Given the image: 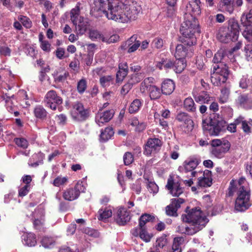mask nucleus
<instances>
[{
	"label": "nucleus",
	"instance_id": "c9c22d12",
	"mask_svg": "<svg viewBox=\"0 0 252 252\" xmlns=\"http://www.w3.org/2000/svg\"><path fill=\"white\" fill-rule=\"evenodd\" d=\"M184 241V239L182 237L175 238L173 240L171 252H181V245Z\"/></svg>",
	"mask_w": 252,
	"mask_h": 252
},
{
	"label": "nucleus",
	"instance_id": "f704fd0d",
	"mask_svg": "<svg viewBox=\"0 0 252 252\" xmlns=\"http://www.w3.org/2000/svg\"><path fill=\"white\" fill-rule=\"evenodd\" d=\"M148 92L151 99H157L160 97V90L155 85H150Z\"/></svg>",
	"mask_w": 252,
	"mask_h": 252
},
{
	"label": "nucleus",
	"instance_id": "5fc2aeb1",
	"mask_svg": "<svg viewBox=\"0 0 252 252\" xmlns=\"http://www.w3.org/2000/svg\"><path fill=\"white\" fill-rule=\"evenodd\" d=\"M68 181V178L66 177H62L58 176L53 181V185L55 187H60L61 185L65 184Z\"/></svg>",
	"mask_w": 252,
	"mask_h": 252
},
{
	"label": "nucleus",
	"instance_id": "412c9836",
	"mask_svg": "<svg viewBox=\"0 0 252 252\" xmlns=\"http://www.w3.org/2000/svg\"><path fill=\"white\" fill-rule=\"evenodd\" d=\"M218 7L221 12L231 14L234 10V0H220Z\"/></svg>",
	"mask_w": 252,
	"mask_h": 252
},
{
	"label": "nucleus",
	"instance_id": "79ce46f5",
	"mask_svg": "<svg viewBox=\"0 0 252 252\" xmlns=\"http://www.w3.org/2000/svg\"><path fill=\"white\" fill-rule=\"evenodd\" d=\"M99 82L102 87H107L113 84L114 78L111 75L103 76L100 78Z\"/></svg>",
	"mask_w": 252,
	"mask_h": 252
},
{
	"label": "nucleus",
	"instance_id": "1a4fd4ad",
	"mask_svg": "<svg viewBox=\"0 0 252 252\" xmlns=\"http://www.w3.org/2000/svg\"><path fill=\"white\" fill-rule=\"evenodd\" d=\"M70 20L75 26L77 33L83 34L88 28V23L83 17L80 16V10L78 7L73 8L70 11Z\"/></svg>",
	"mask_w": 252,
	"mask_h": 252
},
{
	"label": "nucleus",
	"instance_id": "4be33fe9",
	"mask_svg": "<svg viewBox=\"0 0 252 252\" xmlns=\"http://www.w3.org/2000/svg\"><path fill=\"white\" fill-rule=\"evenodd\" d=\"M22 241L24 245L29 247H35L37 244V238L35 234L26 232L22 236Z\"/></svg>",
	"mask_w": 252,
	"mask_h": 252
},
{
	"label": "nucleus",
	"instance_id": "f3484780",
	"mask_svg": "<svg viewBox=\"0 0 252 252\" xmlns=\"http://www.w3.org/2000/svg\"><path fill=\"white\" fill-rule=\"evenodd\" d=\"M199 164L198 160L195 158H190L184 162V172L188 173L191 172V177L195 176L196 172L194 171Z\"/></svg>",
	"mask_w": 252,
	"mask_h": 252
},
{
	"label": "nucleus",
	"instance_id": "6e6552de",
	"mask_svg": "<svg viewBox=\"0 0 252 252\" xmlns=\"http://www.w3.org/2000/svg\"><path fill=\"white\" fill-rule=\"evenodd\" d=\"M206 224L205 221H183L177 228L182 234L193 235L201 230Z\"/></svg>",
	"mask_w": 252,
	"mask_h": 252
},
{
	"label": "nucleus",
	"instance_id": "7c9ffc66",
	"mask_svg": "<svg viewBox=\"0 0 252 252\" xmlns=\"http://www.w3.org/2000/svg\"><path fill=\"white\" fill-rule=\"evenodd\" d=\"M143 104V100L140 99H135L130 103L128 108V112L130 114H134L137 112Z\"/></svg>",
	"mask_w": 252,
	"mask_h": 252
},
{
	"label": "nucleus",
	"instance_id": "052dcab7",
	"mask_svg": "<svg viewBox=\"0 0 252 252\" xmlns=\"http://www.w3.org/2000/svg\"><path fill=\"white\" fill-rule=\"evenodd\" d=\"M152 44L155 48L161 49L163 46L164 41L162 38L158 37L153 40Z\"/></svg>",
	"mask_w": 252,
	"mask_h": 252
},
{
	"label": "nucleus",
	"instance_id": "2f4dec72",
	"mask_svg": "<svg viewBox=\"0 0 252 252\" xmlns=\"http://www.w3.org/2000/svg\"><path fill=\"white\" fill-rule=\"evenodd\" d=\"M186 63L185 59H177L173 63L172 69L176 73H181L185 68Z\"/></svg>",
	"mask_w": 252,
	"mask_h": 252
},
{
	"label": "nucleus",
	"instance_id": "774afa93",
	"mask_svg": "<svg viewBox=\"0 0 252 252\" xmlns=\"http://www.w3.org/2000/svg\"><path fill=\"white\" fill-rule=\"evenodd\" d=\"M249 84V80L248 79L247 77L243 76L240 80L239 86L242 89H246L248 88Z\"/></svg>",
	"mask_w": 252,
	"mask_h": 252
},
{
	"label": "nucleus",
	"instance_id": "dca6fc26",
	"mask_svg": "<svg viewBox=\"0 0 252 252\" xmlns=\"http://www.w3.org/2000/svg\"><path fill=\"white\" fill-rule=\"evenodd\" d=\"M176 120L185 124L186 126L187 132H189L193 129L194 127L193 122L191 120L190 116L188 113L180 112L177 115Z\"/></svg>",
	"mask_w": 252,
	"mask_h": 252
},
{
	"label": "nucleus",
	"instance_id": "5701e85b",
	"mask_svg": "<svg viewBox=\"0 0 252 252\" xmlns=\"http://www.w3.org/2000/svg\"><path fill=\"white\" fill-rule=\"evenodd\" d=\"M128 72V65L126 63H121L119 64V70L116 74V82H121L127 75Z\"/></svg>",
	"mask_w": 252,
	"mask_h": 252
},
{
	"label": "nucleus",
	"instance_id": "bf43d9fd",
	"mask_svg": "<svg viewBox=\"0 0 252 252\" xmlns=\"http://www.w3.org/2000/svg\"><path fill=\"white\" fill-rule=\"evenodd\" d=\"M89 37L92 40L102 39L103 41L101 34L97 30H91L89 32Z\"/></svg>",
	"mask_w": 252,
	"mask_h": 252
},
{
	"label": "nucleus",
	"instance_id": "4c0bfd02",
	"mask_svg": "<svg viewBox=\"0 0 252 252\" xmlns=\"http://www.w3.org/2000/svg\"><path fill=\"white\" fill-rule=\"evenodd\" d=\"M114 132L112 127H106L104 131H102L100 135V139L103 141L110 139L114 135Z\"/></svg>",
	"mask_w": 252,
	"mask_h": 252
},
{
	"label": "nucleus",
	"instance_id": "6e6d98bb",
	"mask_svg": "<svg viewBox=\"0 0 252 252\" xmlns=\"http://www.w3.org/2000/svg\"><path fill=\"white\" fill-rule=\"evenodd\" d=\"M171 201V202L170 205L173 206L174 208H176L177 211L179 208H180L181 204H183L185 202L184 199L181 198H173Z\"/></svg>",
	"mask_w": 252,
	"mask_h": 252
},
{
	"label": "nucleus",
	"instance_id": "f257e3e1",
	"mask_svg": "<svg viewBox=\"0 0 252 252\" xmlns=\"http://www.w3.org/2000/svg\"><path fill=\"white\" fill-rule=\"evenodd\" d=\"M141 11L140 6L131 0H111L104 12L109 20L128 23L137 19Z\"/></svg>",
	"mask_w": 252,
	"mask_h": 252
},
{
	"label": "nucleus",
	"instance_id": "13d9d810",
	"mask_svg": "<svg viewBox=\"0 0 252 252\" xmlns=\"http://www.w3.org/2000/svg\"><path fill=\"white\" fill-rule=\"evenodd\" d=\"M245 56L248 61H252V44H249L245 47Z\"/></svg>",
	"mask_w": 252,
	"mask_h": 252
},
{
	"label": "nucleus",
	"instance_id": "6ab92c4d",
	"mask_svg": "<svg viewBox=\"0 0 252 252\" xmlns=\"http://www.w3.org/2000/svg\"><path fill=\"white\" fill-rule=\"evenodd\" d=\"M181 34L182 36L179 37V41L182 43V44H178L176 47V50L174 56L176 59H185V58L186 57L189 50L188 47L193 46L196 43V42L192 45H187L184 44L180 40L181 37L183 36L182 33Z\"/></svg>",
	"mask_w": 252,
	"mask_h": 252
},
{
	"label": "nucleus",
	"instance_id": "0eeeda50",
	"mask_svg": "<svg viewBox=\"0 0 252 252\" xmlns=\"http://www.w3.org/2000/svg\"><path fill=\"white\" fill-rule=\"evenodd\" d=\"M211 153L217 158H222L230 148V142L226 140L215 139L211 140Z\"/></svg>",
	"mask_w": 252,
	"mask_h": 252
},
{
	"label": "nucleus",
	"instance_id": "8fccbe9b",
	"mask_svg": "<svg viewBox=\"0 0 252 252\" xmlns=\"http://www.w3.org/2000/svg\"><path fill=\"white\" fill-rule=\"evenodd\" d=\"M87 88V81L85 79L83 78L80 80L77 85V90L78 92L82 94L86 90Z\"/></svg>",
	"mask_w": 252,
	"mask_h": 252
},
{
	"label": "nucleus",
	"instance_id": "4468645a",
	"mask_svg": "<svg viewBox=\"0 0 252 252\" xmlns=\"http://www.w3.org/2000/svg\"><path fill=\"white\" fill-rule=\"evenodd\" d=\"M146 222L139 221L138 226L132 229L131 233L135 237L139 236L143 241L148 243L153 237V235L147 231L145 226Z\"/></svg>",
	"mask_w": 252,
	"mask_h": 252
},
{
	"label": "nucleus",
	"instance_id": "338daca9",
	"mask_svg": "<svg viewBox=\"0 0 252 252\" xmlns=\"http://www.w3.org/2000/svg\"><path fill=\"white\" fill-rule=\"evenodd\" d=\"M30 189V185H25L23 187L20 188L19 190V196L23 197L26 195L29 192Z\"/></svg>",
	"mask_w": 252,
	"mask_h": 252
},
{
	"label": "nucleus",
	"instance_id": "bb28decb",
	"mask_svg": "<svg viewBox=\"0 0 252 252\" xmlns=\"http://www.w3.org/2000/svg\"><path fill=\"white\" fill-rule=\"evenodd\" d=\"M137 35H133L126 42V44L129 47L128 53H132L135 51L140 45V41L137 40Z\"/></svg>",
	"mask_w": 252,
	"mask_h": 252
},
{
	"label": "nucleus",
	"instance_id": "e2e57ef3",
	"mask_svg": "<svg viewBox=\"0 0 252 252\" xmlns=\"http://www.w3.org/2000/svg\"><path fill=\"white\" fill-rule=\"evenodd\" d=\"M131 189L134 191L137 194H139L141 190V184L140 180H136L131 187Z\"/></svg>",
	"mask_w": 252,
	"mask_h": 252
},
{
	"label": "nucleus",
	"instance_id": "c756f323",
	"mask_svg": "<svg viewBox=\"0 0 252 252\" xmlns=\"http://www.w3.org/2000/svg\"><path fill=\"white\" fill-rule=\"evenodd\" d=\"M97 214L98 220H101L110 218L112 216L113 213L110 207H105L100 209L97 212Z\"/></svg>",
	"mask_w": 252,
	"mask_h": 252
},
{
	"label": "nucleus",
	"instance_id": "b1692460",
	"mask_svg": "<svg viewBox=\"0 0 252 252\" xmlns=\"http://www.w3.org/2000/svg\"><path fill=\"white\" fill-rule=\"evenodd\" d=\"M195 100L200 103H208L211 101V97L206 92L202 91L198 93L196 90L192 92Z\"/></svg>",
	"mask_w": 252,
	"mask_h": 252
},
{
	"label": "nucleus",
	"instance_id": "603ef678",
	"mask_svg": "<svg viewBox=\"0 0 252 252\" xmlns=\"http://www.w3.org/2000/svg\"><path fill=\"white\" fill-rule=\"evenodd\" d=\"M83 232L84 233L88 234V235L94 238H98L99 237L100 235V234L98 231L95 229H92L89 227L83 228Z\"/></svg>",
	"mask_w": 252,
	"mask_h": 252
},
{
	"label": "nucleus",
	"instance_id": "39448f33",
	"mask_svg": "<svg viewBox=\"0 0 252 252\" xmlns=\"http://www.w3.org/2000/svg\"><path fill=\"white\" fill-rule=\"evenodd\" d=\"M228 75V67L226 64H215L211 75V82L215 86H220L226 81Z\"/></svg>",
	"mask_w": 252,
	"mask_h": 252
},
{
	"label": "nucleus",
	"instance_id": "f8f14e48",
	"mask_svg": "<svg viewBox=\"0 0 252 252\" xmlns=\"http://www.w3.org/2000/svg\"><path fill=\"white\" fill-rule=\"evenodd\" d=\"M85 187L82 182H78L73 188L66 189L63 194V197L68 201H73L78 198L81 192L85 191Z\"/></svg>",
	"mask_w": 252,
	"mask_h": 252
},
{
	"label": "nucleus",
	"instance_id": "a19ab883",
	"mask_svg": "<svg viewBox=\"0 0 252 252\" xmlns=\"http://www.w3.org/2000/svg\"><path fill=\"white\" fill-rule=\"evenodd\" d=\"M168 241L166 235H162L158 238L156 242V247L159 249H166L168 247Z\"/></svg>",
	"mask_w": 252,
	"mask_h": 252
},
{
	"label": "nucleus",
	"instance_id": "4d7b16f0",
	"mask_svg": "<svg viewBox=\"0 0 252 252\" xmlns=\"http://www.w3.org/2000/svg\"><path fill=\"white\" fill-rule=\"evenodd\" d=\"M123 160L125 165H129L134 160L133 156L130 152H126L123 157Z\"/></svg>",
	"mask_w": 252,
	"mask_h": 252
},
{
	"label": "nucleus",
	"instance_id": "7ed1b4c3",
	"mask_svg": "<svg viewBox=\"0 0 252 252\" xmlns=\"http://www.w3.org/2000/svg\"><path fill=\"white\" fill-rule=\"evenodd\" d=\"M240 26L238 21L234 18L228 21L227 29L220 30L218 35V38L220 42L228 43L230 41L238 39L240 32Z\"/></svg>",
	"mask_w": 252,
	"mask_h": 252
},
{
	"label": "nucleus",
	"instance_id": "3c124183",
	"mask_svg": "<svg viewBox=\"0 0 252 252\" xmlns=\"http://www.w3.org/2000/svg\"><path fill=\"white\" fill-rule=\"evenodd\" d=\"M18 20L20 21L23 25L26 28H31L32 26V22L31 20L27 16L20 15L18 17Z\"/></svg>",
	"mask_w": 252,
	"mask_h": 252
},
{
	"label": "nucleus",
	"instance_id": "9b49d317",
	"mask_svg": "<svg viewBox=\"0 0 252 252\" xmlns=\"http://www.w3.org/2000/svg\"><path fill=\"white\" fill-rule=\"evenodd\" d=\"M162 146L161 141L158 138H149L145 145L144 154L150 156L158 152Z\"/></svg>",
	"mask_w": 252,
	"mask_h": 252
},
{
	"label": "nucleus",
	"instance_id": "ea45409f",
	"mask_svg": "<svg viewBox=\"0 0 252 252\" xmlns=\"http://www.w3.org/2000/svg\"><path fill=\"white\" fill-rule=\"evenodd\" d=\"M117 216L120 220H130L131 217L129 213L124 208H120L117 211Z\"/></svg>",
	"mask_w": 252,
	"mask_h": 252
},
{
	"label": "nucleus",
	"instance_id": "680f3d73",
	"mask_svg": "<svg viewBox=\"0 0 252 252\" xmlns=\"http://www.w3.org/2000/svg\"><path fill=\"white\" fill-rule=\"evenodd\" d=\"M147 189L150 192L154 194L157 193L158 190V187L157 185L152 182H149L147 185Z\"/></svg>",
	"mask_w": 252,
	"mask_h": 252
},
{
	"label": "nucleus",
	"instance_id": "9d476101",
	"mask_svg": "<svg viewBox=\"0 0 252 252\" xmlns=\"http://www.w3.org/2000/svg\"><path fill=\"white\" fill-rule=\"evenodd\" d=\"M43 102L45 106L55 110L59 105L63 103V100L55 91L50 90L46 94Z\"/></svg>",
	"mask_w": 252,
	"mask_h": 252
},
{
	"label": "nucleus",
	"instance_id": "0e129e2a",
	"mask_svg": "<svg viewBox=\"0 0 252 252\" xmlns=\"http://www.w3.org/2000/svg\"><path fill=\"white\" fill-rule=\"evenodd\" d=\"M68 75V73L66 72L59 75L56 74L54 75L55 81L57 82H63L66 79Z\"/></svg>",
	"mask_w": 252,
	"mask_h": 252
},
{
	"label": "nucleus",
	"instance_id": "37998d69",
	"mask_svg": "<svg viewBox=\"0 0 252 252\" xmlns=\"http://www.w3.org/2000/svg\"><path fill=\"white\" fill-rule=\"evenodd\" d=\"M230 94V90L226 87L222 88L220 91V94L219 97V102L221 103H224L228 101Z\"/></svg>",
	"mask_w": 252,
	"mask_h": 252
},
{
	"label": "nucleus",
	"instance_id": "c03bdc74",
	"mask_svg": "<svg viewBox=\"0 0 252 252\" xmlns=\"http://www.w3.org/2000/svg\"><path fill=\"white\" fill-rule=\"evenodd\" d=\"M241 24L243 26H247V25H252V9H251L249 13L245 14H243L241 18Z\"/></svg>",
	"mask_w": 252,
	"mask_h": 252
},
{
	"label": "nucleus",
	"instance_id": "aec40b11",
	"mask_svg": "<svg viewBox=\"0 0 252 252\" xmlns=\"http://www.w3.org/2000/svg\"><path fill=\"white\" fill-rule=\"evenodd\" d=\"M113 110H107L103 112H98L95 116V122L100 126L105 123L109 122L113 117Z\"/></svg>",
	"mask_w": 252,
	"mask_h": 252
},
{
	"label": "nucleus",
	"instance_id": "cd10ccee",
	"mask_svg": "<svg viewBox=\"0 0 252 252\" xmlns=\"http://www.w3.org/2000/svg\"><path fill=\"white\" fill-rule=\"evenodd\" d=\"M175 89V84L170 79L165 80L162 84L161 91L163 94L168 95L171 94Z\"/></svg>",
	"mask_w": 252,
	"mask_h": 252
},
{
	"label": "nucleus",
	"instance_id": "58836bf2",
	"mask_svg": "<svg viewBox=\"0 0 252 252\" xmlns=\"http://www.w3.org/2000/svg\"><path fill=\"white\" fill-rule=\"evenodd\" d=\"M205 172H204L203 177H200L198 179V185L201 187H210L212 184V179L209 177L205 176Z\"/></svg>",
	"mask_w": 252,
	"mask_h": 252
},
{
	"label": "nucleus",
	"instance_id": "69168bd1",
	"mask_svg": "<svg viewBox=\"0 0 252 252\" xmlns=\"http://www.w3.org/2000/svg\"><path fill=\"white\" fill-rule=\"evenodd\" d=\"M156 216L150 214L145 213L141 215L138 220H156Z\"/></svg>",
	"mask_w": 252,
	"mask_h": 252
},
{
	"label": "nucleus",
	"instance_id": "2eb2a0df",
	"mask_svg": "<svg viewBox=\"0 0 252 252\" xmlns=\"http://www.w3.org/2000/svg\"><path fill=\"white\" fill-rule=\"evenodd\" d=\"M185 213L182 216L183 220H199L203 216V213L199 207L190 208L188 206L186 208Z\"/></svg>",
	"mask_w": 252,
	"mask_h": 252
},
{
	"label": "nucleus",
	"instance_id": "393cba45",
	"mask_svg": "<svg viewBox=\"0 0 252 252\" xmlns=\"http://www.w3.org/2000/svg\"><path fill=\"white\" fill-rule=\"evenodd\" d=\"M239 105L243 108L249 109L252 108V98L248 94H240L237 99Z\"/></svg>",
	"mask_w": 252,
	"mask_h": 252
},
{
	"label": "nucleus",
	"instance_id": "f03ea898",
	"mask_svg": "<svg viewBox=\"0 0 252 252\" xmlns=\"http://www.w3.org/2000/svg\"><path fill=\"white\" fill-rule=\"evenodd\" d=\"M186 12L180 31L182 34L181 41L185 44L192 45L196 43L195 33L198 31V23L196 16L201 14L200 0H191L186 5Z\"/></svg>",
	"mask_w": 252,
	"mask_h": 252
},
{
	"label": "nucleus",
	"instance_id": "a211bd4d",
	"mask_svg": "<svg viewBox=\"0 0 252 252\" xmlns=\"http://www.w3.org/2000/svg\"><path fill=\"white\" fill-rule=\"evenodd\" d=\"M166 187L174 196H179L183 192V189L179 182H174L172 179H168Z\"/></svg>",
	"mask_w": 252,
	"mask_h": 252
},
{
	"label": "nucleus",
	"instance_id": "ddd939ff",
	"mask_svg": "<svg viewBox=\"0 0 252 252\" xmlns=\"http://www.w3.org/2000/svg\"><path fill=\"white\" fill-rule=\"evenodd\" d=\"M71 116L75 121H84L89 118V111L84 109L81 103L77 102L73 105Z\"/></svg>",
	"mask_w": 252,
	"mask_h": 252
},
{
	"label": "nucleus",
	"instance_id": "864d4df0",
	"mask_svg": "<svg viewBox=\"0 0 252 252\" xmlns=\"http://www.w3.org/2000/svg\"><path fill=\"white\" fill-rule=\"evenodd\" d=\"M142 79V76L141 73H134L130 76V78L128 81L133 85L140 82Z\"/></svg>",
	"mask_w": 252,
	"mask_h": 252
},
{
	"label": "nucleus",
	"instance_id": "e433bc0d",
	"mask_svg": "<svg viewBox=\"0 0 252 252\" xmlns=\"http://www.w3.org/2000/svg\"><path fill=\"white\" fill-rule=\"evenodd\" d=\"M184 107L189 112H194L196 111L195 103L191 97H188L185 99Z\"/></svg>",
	"mask_w": 252,
	"mask_h": 252
},
{
	"label": "nucleus",
	"instance_id": "09e8293b",
	"mask_svg": "<svg viewBox=\"0 0 252 252\" xmlns=\"http://www.w3.org/2000/svg\"><path fill=\"white\" fill-rule=\"evenodd\" d=\"M154 78L152 77H148L144 79L141 83L140 86V91L142 93H145L146 90L149 91L150 85L149 84L152 82Z\"/></svg>",
	"mask_w": 252,
	"mask_h": 252
},
{
	"label": "nucleus",
	"instance_id": "a878e982",
	"mask_svg": "<svg viewBox=\"0 0 252 252\" xmlns=\"http://www.w3.org/2000/svg\"><path fill=\"white\" fill-rule=\"evenodd\" d=\"M41 246L46 249H53L56 245V240L55 237L44 236L40 241Z\"/></svg>",
	"mask_w": 252,
	"mask_h": 252
},
{
	"label": "nucleus",
	"instance_id": "c85d7f7f",
	"mask_svg": "<svg viewBox=\"0 0 252 252\" xmlns=\"http://www.w3.org/2000/svg\"><path fill=\"white\" fill-rule=\"evenodd\" d=\"M129 124L131 126H134L135 130L138 132L143 131L147 126L146 123L140 122L137 117H133L130 119Z\"/></svg>",
	"mask_w": 252,
	"mask_h": 252
},
{
	"label": "nucleus",
	"instance_id": "de8ad7c7",
	"mask_svg": "<svg viewBox=\"0 0 252 252\" xmlns=\"http://www.w3.org/2000/svg\"><path fill=\"white\" fill-rule=\"evenodd\" d=\"M224 51L222 49L219 50L215 54L214 57L213 62L215 64L220 63H223L221 62L224 58Z\"/></svg>",
	"mask_w": 252,
	"mask_h": 252
},
{
	"label": "nucleus",
	"instance_id": "49530a36",
	"mask_svg": "<svg viewBox=\"0 0 252 252\" xmlns=\"http://www.w3.org/2000/svg\"><path fill=\"white\" fill-rule=\"evenodd\" d=\"M14 141L18 147L23 149H27L29 146L28 141L24 138H15Z\"/></svg>",
	"mask_w": 252,
	"mask_h": 252
},
{
	"label": "nucleus",
	"instance_id": "473e14b6",
	"mask_svg": "<svg viewBox=\"0 0 252 252\" xmlns=\"http://www.w3.org/2000/svg\"><path fill=\"white\" fill-rule=\"evenodd\" d=\"M156 66L160 70L162 69L168 70L172 68L173 63L169 59H162L160 62L157 63Z\"/></svg>",
	"mask_w": 252,
	"mask_h": 252
},
{
	"label": "nucleus",
	"instance_id": "72a5a7b5",
	"mask_svg": "<svg viewBox=\"0 0 252 252\" xmlns=\"http://www.w3.org/2000/svg\"><path fill=\"white\" fill-rule=\"evenodd\" d=\"M34 114L36 118L44 120L46 119L47 115V112L41 105L36 106L34 109Z\"/></svg>",
	"mask_w": 252,
	"mask_h": 252
},
{
	"label": "nucleus",
	"instance_id": "423d86ee",
	"mask_svg": "<svg viewBox=\"0 0 252 252\" xmlns=\"http://www.w3.org/2000/svg\"><path fill=\"white\" fill-rule=\"evenodd\" d=\"M237 195L235 200V209L240 212L246 211L251 205L250 202V191L248 187L241 186L238 190Z\"/></svg>",
	"mask_w": 252,
	"mask_h": 252
},
{
	"label": "nucleus",
	"instance_id": "a18cd8bd",
	"mask_svg": "<svg viewBox=\"0 0 252 252\" xmlns=\"http://www.w3.org/2000/svg\"><path fill=\"white\" fill-rule=\"evenodd\" d=\"M243 26L245 27V29L242 32L243 36L248 41L252 42V25Z\"/></svg>",
	"mask_w": 252,
	"mask_h": 252
},
{
	"label": "nucleus",
	"instance_id": "20e7f679",
	"mask_svg": "<svg viewBox=\"0 0 252 252\" xmlns=\"http://www.w3.org/2000/svg\"><path fill=\"white\" fill-rule=\"evenodd\" d=\"M202 127L204 131L207 132L210 135L218 136L220 133L226 130V121L219 115H215L210 119L209 123L204 120L202 122Z\"/></svg>",
	"mask_w": 252,
	"mask_h": 252
}]
</instances>
